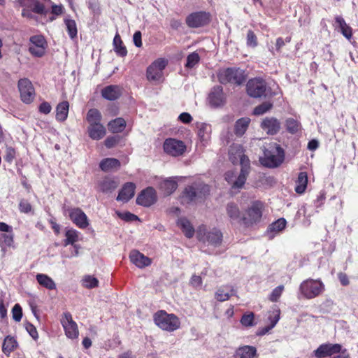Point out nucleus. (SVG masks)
I'll list each match as a JSON object with an SVG mask.
<instances>
[{
  "label": "nucleus",
  "instance_id": "nucleus-40",
  "mask_svg": "<svg viewBox=\"0 0 358 358\" xmlns=\"http://www.w3.org/2000/svg\"><path fill=\"white\" fill-rule=\"evenodd\" d=\"M114 49L116 53L121 56L124 57L127 54V50L125 46L123 45L121 38L118 34H117L113 39Z\"/></svg>",
  "mask_w": 358,
  "mask_h": 358
},
{
  "label": "nucleus",
  "instance_id": "nucleus-13",
  "mask_svg": "<svg viewBox=\"0 0 358 358\" xmlns=\"http://www.w3.org/2000/svg\"><path fill=\"white\" fill-rule=\"evenodd\" d=\"M246 89L250 96L259 98L265 94L266 85L263 79L253 78L248 82Z\"/></svg>",
  "mask_w": 358,
  "mask_h": 358
},
{
  "label": "nucleus",
  "instance_id": "nucleus-3",
  "mask_svg": "<svg viewBox=\"0 0 358 358\" xmlns=\"http://www.w3.org/2000/svg\"><path fill=\"white\" fill-rule=\"evenodd\" d=\"M155 324L164 331L173 332L180 327V320L174 314H169L165 310H159L154 315Z\"/></svg>",
  "mask_w": 358,
  "mask_h": 358
},
{
  "label": "nucleus",
  "instance_id": "nucleus-24",
  "mask_svg": "<svg viewBox=\"0 0 358 358\" xmlns=\"http://www.w3.org/2000/svg\"><path fill=\"white\" fill-rule=\"evenodd\" d=\"M135 189L136 185L133 182L126 183L119 192L117 200L127 202L134 196Z\"/></svg>",
  "mask_w": 358,
  "mask_h": 358
},
{
  "label": "nucleus",
  "instance_id": "nucleus-52",
  "mask_svg": "<svg viewBox=\"0 0 358 358\" xmlns=\"http://www.w3.org/2000/svg\"><path fill=\"white\" fill-rule=\"evenodd\" d=\"M254 314L250 313L243 315L241 322L245 327H252L254 325Z\"/></svg>",
  "mask_w": 358,
  "mask_h": 358
},
{
  "label": "nucleus",
  "instance_id": "nucleus-45",
  "mask_svg": "<svg viewBox=\"0 0 358 358\" xmlns=\"http://www.w3.org/2000/svg\"><path fill=\"white\" fill-rule=\"evenodd\" d=\"M66 240L64 241V245H67L69 244L73 245L74 243L77 242L78 240V233L75 229H69L66 231L65 234Z\"/></svg>",
  "mask_w": 358,
  "mask_h": 358
},
{
  "label": "nucleus",
  "instance_id": "nucleus-14",
  "mask_svg": "<svg viewBox=\"0 0 358 358\" xmlns=\"http://www.w3.org/2000/svg\"><path fill=\"white\" fill-rule=\"evenodd\" d=\"M47 48V43L43 36H34L30 38V45L29 48L30 53L38 57L43 56Z\"/></svg>",
  "mask_w": 358,
  "mask_h": 358
},
{
  "label": "nucleus",
  "instance_id": "nucleus-9",
  "mask_svg": "<svg viewBox=\"0 0 358 358\" xmlns=\"http://www.w3.org/2000/svg\"><path fill=\"white\" fill-rule=\"evenodd\" d=\"M187 147L182 141L169 138L163 143L164 152L171 157L182 156L186 151Z\"/></svg>",
  "mask_w": 358,
  "mask_h": 358
},
{
  "label": "nucleus",
  "instance_id": "nucleus-10",
  "mask_svg": "<svg viewBox=\"0 0 358 358\" xmlns=\"http://www.w3.org/2000/svg\"><path fill=\"white\" fill-rule=\"evenodd\" d=\"M167 64V61L159 58L155 60L147 69V78L150 81H160L163 76V70Z\"/></svg>",
  "mask_w": 358,
  "mask_h": 358
},
{
  "label": "nucleus",
  "instance_id": "nucleus-60",
  "mask_svg": "<svg viewBox=\"0 0 358 358\" xmlns=\"http://www.w3.org/2000/svg\"><path fill=\"white\" fill-rule=\"evenodd\" d=\"M51 110H52V107H51L50 104L46 101L41 103L39 106V111L44 114L50 113Z\"/></svg>",
  "mask_w": 358,
  "mask_h": 358
},
{
  "label": "nucleus",
  "instance_id": "nucleus-21",
  "mask_svg": "<svg viewBox=\"0 0 358 358\" xmlns=\"http://www.w3.org/2000/svg\"><path fill=\"white\" fill-rule=\"evenodd\" d=\"M130 261L138 268H143L152 263V259L137 250H132L129 254Z\"/></svg>",
  "mask_w": 358,
  "mask_h": 358
},
{
  "label": "nucleus",
  "instance_id": "nucleus-36",
  "mask_svg": "<svg viewBox=\"0 0 358 358\" xmlns=\"http://www.w3.org/2000/svg\"><path fill=\"white\" fill-rule=\"evenodd\" d=\"M308 176L306 173L300 172L296 181L295 191L298 194H303L307 187Z\"/></svg>",
  "mask_w": 358,
  "mask_h": 358
},
{
  "label": "nucleus",
  "instance_id": "nucleus-27",
  "mask_svg": "<svg viewBox=\"0 0 358 358\" xmlns=\"http://www.w3.org/2000/svg\"><path fill=\"white\" fill-rule=\"evenodd\" d=\"M257 357V349L253 346L240 347L235 354V358H254Z\"/></svg>",
  "mask_w": 358,
  "mask_h": 358
},
{
  "label": "nucleus",
  "instance_id": "nucleus-25",
  "mask_svg": "<svg viewBox=\"0 0 358 358\" xmlns=\"http://www.w3.org/2000/svg\"><path fill=\"white\" fill-rule=\"evenodd\" d=\"M89 136L92 140H100L106 134V129L102 124L89 125L87 127Z\"/></svg>",
  "mask_w": 358,
  "mask_h": 358
},
{
  "label": "nucleus",
  "instance_id": "nucleus-61",
  "mask_svg": "<svg viewBox=\"0 0 358 358\" xmlns=\"http://www.w3.org/2000/svg\"><path fill=\"white\" fill-rule=\"evenodd\" d=\"M133 41L136 47L139 48L142 46L141 31H138L134 33L133 36Z\"/></svg>",
  "mask_w": 358,
  "mask_h": 358
},
{
  "label": "nucleus",
  "instance_id": "nucleus-35",
  "mask_svg": "<svg viewBox=\"0 0 358 358\" xmlns=\"http://www.w3.org/2000/svg\"><path fill=\"white\" fill-rule=\"evenodd\" d=\"M36 278L38 284L46 289L52 290L56 288V284L54 280L48 275L39 273L36 275Z\"/></svg>",
  "mask_w": 358,
  "mask_h": 358
},
{
  "label": "nucleus",
  "instance_id": "nucleus-1",
  "mask_svg": "<svg viewBox=\"0 0 358 358\" xmlns=\"http://www.w3.org/2000/svg\"><path fill=\"white\" fill-rule=\"evenodd\" d=\"M229 155V159L233 164L240 163L242 166L239 176L232 185L233 188H241L245 184L248 174L250 160L244 155L243 147L238 144H234L230 147Z\"/></svg>",
  "mask_w": 358,
  "mask_h": 358
},
{
  "label": "nucleus",
  "instance_id": "nucleus-39",
  "mask_svg": "<svg viewBox=\"0 0 358 358\" xmlns=\"http://www.w3.org/2000/svg\"><path fill=\"white\" fill-rule=\"evenodd\" d=\"M101 114L97 109H90L87 114L86 119L89 125L101 124Z\"/></svg>",
  "mask_w": 358,
  "mask_h": 358
},
{
  "label": "nucleus",
  "instance_id": "nucleus-15",
  "mask_svg": "<svg viewBox=\"0 0 358 358\" xmlns=\"http://www.w3.org/2000/svg\"><path fill=\"white\" fill-rule=\"evenodd\" d=\"M210 21V15L206 12H195L187 16L186 23L191 28H198L207 24Z\"/></svg>",
  "mask_w": 358,
  "mask_h": 358
},
{
  "label": "nucleus",
  "instance_id": "nucleus-11",
  "mask_svg": "<svg viewBox=\"0 0 358 358\" xmlns=\"http://www.w3.org/2000/svg\"><path fill=\"white\" fill-rule=\"evenodd\" d=\"M18 89L22 101L25 103H31L35 98V90L31 82L27 78L18 81Z\"/></svg>",
  "mask_w": 358,
  "mask_h": 358
},
{
  "label": "nucleus",
  "instance_id": "nucleus-6",
  "mask_svg": "<svg viewBox=\"0 0 358 358\" xmlns=\"http://www.w3.org/2000/svg\"><path fill=\"white\" fill-rule=\"evenodd\" d=\"M209 192L208 185L201 182H194L185 189L183 198L188 201H192L204 197Z\"/></svg>",
  "mask_w": 358,
  "mask_h": 358
},
{
  "label": "nucleus",
  "instance_id": "nucleus-8",
  "mask_svg": "<svg viewBox=\"0 0 358 358\" xmlns=\"http://www.w3.org/2000/svg\"><path fill=\"white\" fill-rule=\"evenodd\" d=\"M263 204L261 202L253 203L245 212L242 217V222L250 227L260 222L262 216Z\"/></svg>",
  "mask_w": 358,
  "mask_h": 358
},
{
  "label": "nucleus",
  "instance_id": "nucleus-18",
  "mask_svg": "<svg viewBox=\"0 0 358 358\" xmlns=\"http://www.w3.org/2000/svg\"><path fill=\"white\" fill-rule=\"evenodd\" d=\"M341 348L340 344H322L314 351V354L317 358H323L340 352Z\"/></svg>",
  "mask_w": 358,
  "mask_h": 358
},
{
  "label": "nucleus",
  "instance_id": "nucleus-7",
  "mask_svg": "<svg viewBox=\"0 0 358 358\" xmlns=\"http://www.w3.org/2000/svg\"><path fill=\"white\" fill-rule=\"evenodd\" d=\"M324 287V284L320 280L308 279L301 284L300 291L306 298L313 299L323 292Z\"/></svg>",
  "mask_w": 358,
  "mask_h": 358
},
{
  "label": "nucleus",
  "instance_id": "nucleus-54",
  "mask_svg": "<svg viewBox=\"0 0 358 358\" xmlns=\"http://www.w3.org/2000/svg\"><path fill=\"white\" fill-rule=\"evenodd\" d=\"M19 209L21 213H29L32 210V207L28 201L22 199L19 203Z\"/></svg>",
  "mask_w": 358,
  "mask_h": 358
},
{
  "label": "nucleus",
  "instance_id": "nucleus-33",
  "mask_svg": "<svg viewBox=\"0 0 358 358\" xmlns=\"http://www.w3.org/2000/svg\"><path fill=\"white\" fill-rule=\"evenodd\" d=\"M117 186V182L108 178H104L99 182V189L103 193L111 192Z\"/></svg>",
  "mask_w": 358,
  "mask_h": 358
},
{
  "label": "nucleus",
  "instance_id": "nucleus-31",
  "mask_svg": "<svg viewBox=\"0 0 358 358\" xmlns=\"http://www.w3.org/2000/svg\"><path fill=\"white\" fill-rule=\"evenodd\" d=\"M69 110V103L66 101L59 103L56 107V119L63 122L66 120Z\"/></svg>",
  "mask_w": 358,
  "mask_h": 358
},
{
  "label": "nucleus",
  "instance_id": "nucleus-5",
  "mask_svg": "<svg viewBox=\"0 0 358 358\" xmlns=\"http://www.w3.org/2000/svg\"><path fill=\"white\" fill-rule=\"evenodd\" d=\"M217 78L222 84L231 83L241 85L245 81V75L243 70L228 68L220 70L217 74Z\"/></svg>",
  "mask_w": 358,
  "mask_h": 358
},
{
  "label": "nucleus",
  "instance_id": "nucleus-26",
  "mask_svg": "<svg viewBox=\"0 0 358 358\" xmlns=\"http://www.w3.org/2000/svg\"><path fill=\"white\" fill-rule=\"evenodd\" d=\"M22 7H26L37 14L45 13V7L37 0H17Z\"/></svg>",
  "mask_w": 358,
  "mask_h": 358
},
{
  "label": "nucleus",
  "instance_id": "nucleus-2",
  "mask_svg": "<svg viewBox=\"0 0 358 358\" xmlns=\"http://www.w3.org/2000/svg\"><path fill=\"white\" fill-rule=\"evenodd\" d=\"M264 156L259 158L261 164L268 168L279 166L284 160V151L281 147L275 143H271L264 146Z\"/></svg>",
  "mask_w": 358,
  "mask_h": 358
},
{
  "label": "nucleus",
  "instance_id": "nucleus-17",
  "mask_svg": "<svg viewBox=\"0 0 358 358\" xmlns=\"http://www.w3.org/2000/svg\"><path fill=\"white\" fill-rule=\"evenodd\" d=\"M157 193L154 188L149 187L143 190L136 198V203L139 205L149 207L157 201Z\"/></svg>",
  "mask_w": 358,
  "mask_h": 358
},
{
  "label": "nucleus",
  "instance_id": "nucleus-57",
  "mask_svg": "<svg viewBox=\"0 0 358 358\" xmlns=\"http://www.w3.org/2000/svg\"><path fill=\"white\" fill-rule=\"evenodd\" d=\"M118 141H119V139L116 136L108 137L105 140V142H104L105 143V145L108 148H113V147H114L118 143Z\"/></svg>",
  "mask_w": 358,
  "mask_h": 358
},
{
  "label": "nucleus",
  "instance_id": "nucleus-20",
  "mask_svg": "<svg viewBox=\"0 0 358 358\" xmlns=\"http://www.w3.org/2000/svg\"><path fill=\"white\" fill-rule=\"evenodd\" d=\"M225 95L221 86H215L209 94L208 100L213 107H220L225 103Z\"/></svg>",
  "mask_w": 358,
  "mask_h": 358
},
{
  "label": "nucleus",
  "instance_id": "nucleus-63",
  "mask_svg": "<svg viewBox=\"0 0 358 358\" xmlns=\"http://www.w3.org/2000/svg\"><path fill=\"white\" fill-rule=\"evenodd\" d=\"M338 278H339L341 283L344 286L348 285L350 282L348 278L345 273H338Z\"/></svg>",
  "mask_w": 358,
  "mask_h": 358
},
{
  "label": "nucleus",
  "instance_id": "nucleus-53",
  "mask_svg": "<svg viewBox=\"0 0 358 358\" xmlns=\"http://www.w3.org/2000/svg\"><path fill=\"white\" fill-rule=\"evenodd\" d=\"M247 45L252 48H255L257 45V36L251 30H249L247 34Z\"/></svg>",
  "mask_w": 358,
  "mask_h": 358
},
{
  "label": "nucleus",
  "instance_id": "nucleus-41",
  "mask_svg": "<svg viewBox=\"0 0 358 358\" xmlns=\"http://www.w3.org/2000/svg\"><path fill=\"white\" fill-rule=\"evenodd\" d=\"M64 23L69 37L72 39L76 38L78 34V29L76 21L70 18H65Z\"/></svg>",
  "mask_w": 358,
  "mask_h": 358
},
{
  "label": "nucleus",
  "instance_id": "nucleus-23",
  "mask_svg": "<svg viewBox=\"0 0 358 358\" xmlns=\"http://www.w3.org/2000/svg\"><path fill=\"white\" fill-rule=\"evenodd\" d=\"M176 224L187 238H191L194 236L195 230L188 219L184 217H180L176 221Z\"/></svg>",
  "mask_w": 358,
  "mask_h": 358
},
{
  "label": "nucleus",
  "instance_id": "nucleus-37",
  "mask_svg": "<svg viewBox=\"0 0 358 358\" xmlns=\"http://www.w3.org/2000/svg\"><path fill=\"white\" fill-rule=\"evenodd\" d=\"M108 126L110 131L113 133H120L124 129L126 122L123 118L118 117L110 121Z\"/></svg>",
  "mask_w": 358,
  "mask_h": 358
},
{
  "label": "nucleus",
  "instance_id": "nucleus-38",
  "mask_svg": "<svg viewBox=\"0 0 358 358\" xmlns=\"http://www.w3.org/2000/svg\"><path fill=\"white\" fill-rule=\"evenodd\" d=\"M210 124L201 123L198 125V136L201 141L206 142L210 138Z\"/></svg>",
  "mask_w": 358,
  "mask_h": 358
},
{
  "label": "nucleus",
  "instance_id": "nucleus-12",
  "mask_svg": "<svg viewBox=\"0 0 358 358\" xmlns=\"http://www.w3.org/2000/svg\"><path fill=\"white\" fill-rule=\"evenodd\" d=\"M61 324L64 328L65 335L70 339H76L78 337L79 331L78 325L73 321L70 313H64L61 318Z\"/></svg>",
  "mask_w": 358,
  "mask_h": 358
},
{
  "label": "nucleus",
  "instance_id": "nucleus-55",
  "mask_svg": "<svg viewBox=\"0 0 358 358\" xmlns=\"http://www.w3.org/2000/svg\"><path fill=\"white\" fill-rule=\"evenodd\" d=\"M13 318L16 322H20L22 317V308L19 304H15L12 310Z\"/></svg>",
  "mask_w": 358,
  "mask_h": 358
},
{
  "label": "nucleus",
  "instance_id": "nucleus-16",
  "mask_svg": "<svg viewBox=\"0 0 358 358\" xmlns=\"http://www.w3.org/2000/svg\"><path fill=\"white\" fill-rule=\"evenodd\" d=\"M71 221L81 229H85L89 225L87 217L85 213L78 208H68L66 210Z\"/></svg>",
  "mask_w": 358,
  "mask_h": 358
},
{
  "label": "nucleus",
  "instance_id": "nucleus-29",
  "mask_svg": "<svg viewBox=\"0 0 358 358\" xmlns=\"http://www.w3.org/2000/svg\"><path fill=\"white\" fill-rule=\"evenodd\" d=\"M336 27H338L341 30V34L347 39L350 40L352 36V28L347 24L345 20L341 16H336L335 17Z\"/></svg>",
  "mask_w": 358,
  "mask_h": 358
},
{
  "label": "nucleus",
  "instance_id": "nucleus-42",
  "mask_svg": "<svg viewBox=\"0 0 358 358\" xmlns=\"http://www.w3.org/2000/svg\"><path fill=\"white\" fill-rule=\"evenodd\" d=\"M287 222L284 218H280L275 222H273L268 229V233L271 234V233L277 234L282 230H283L286 226Z\"/></svg>",
  "mask_w": 358,
  "mask_h": 358
},
{
  "label": "nucleus",
  "instance_id": "nucleus-50",
  "mask_svg": "<svg viewBox=\"0 0 358 358\" xmlns=\"http://www.w3.org/2000/svg\"><path fill=\"white\" fill-rule=\"evenodd\" d=\"M199 55L196 52H192L187 56L186 67L192 68L194 67L199 61Z\"/></svg>",
  "mask_w": 358,
  "mask_h": 358
},
{
  "label": "nucleus",
  "instance_id": "nucleus-58",
  "mask_svg": "<svg viewBox=\"0 0 358 358\" xmlns=\"http://www.w3.org/2000/svg\"><path fill=\"white\" fill-rule=\"evenodd\" d=\"M26 329L27 331L29 332V334H30V336L34 338V339H37L38 338V332H37V330L36 329V327L31 324H28L27 326H26Z\"/></svg>",
  "mask_w": 358,
  "mask_h": 358
},
{
  "label": "nucleus",
  "instance_id": "nucleus-59",
  "mask_svg": "<svg viewBox=\"0 0 358 358\" xmlns=\"http://www.w3.org/2000/svg\"><path fill=\"white\" fill-rule=\"evenodd\" d=\"M119 217H120L122 219L126 220V221H134L138 219V217L132 213H130L129 212L124 213H118Z\"/></svg>",
  "mask_w": 358,
  "mask_h": 358
},
{
  "label": "nucleus",
  "instance_id": "nucleus-49",
  "mask_svg": "<svg viewBox=\"0 0 358 358\" xmlns=\"http://www.w3.org/2000/svg\"><path fill=\"white\" fill-rule=\"evenodd\" d=\"M285 126L287 130L292 134L297 132L300 129V124L293 118L287 119L285 122Z\"/></svg>",
  "mask_w": 358,
  "mask_h": 358
},
{
  "label": "nucleus",
  "instance_id": "nucleus-56",
  "mask_svg": "<svg viewBox=\"0 0 358 358\" xmlns=\"http://www.w3.org/2000/svg\"><path fill=\"white\" fill-rule=\"evenodd\" d=\"M189 284L194 287H199L202 285V279L199 275H193L189 280Z\"/></svg>",
  "mask_w": 358,
  "mask_h": 358
},
{
  "label": "nucleus",
  "instance_id": "nucleus-47",
  "mask_svg": "<svg viewBox=\"0 0 358 358\" xmlns=\"http://www.w3.org/2000/svg\"><path fill=\"white\" fill-rule=\"evenodd\" d=\"M231 293L225 290L224 288L219 289L215 293V299L219 301H225L228 300L230 296L234 294V289H231Z\"/></svg>",
  "mask_w": 358,
  "mask_h": 358
},
{
  "label": "nucleus",
  "instance_id": "nucleus-32",
  "mask_svg": "<svg viewBox=\"0 0 358 358\" xmlns=\"http://www.w3.org/2000/svg\"><path fill=\"white\" fill-rule=\"evenodd\" d=\"M99 166L103 171H110L120 168V162L115 158H106L101 161Z\"/></svg>",
  "mask_w": 358,
  "mask_h": 358
},
{
  "label": "nucleus",
  "instance_id": "nucleus-22",
  "mask_svg": "<svg viewBox=\"0 0 358 358\" xmlns=\"http://www.w3.org/2000/svg\"><path fill=\"white\" fill-rule=\"evenodd\" d=\"M178 177H171L162 180L159 185V189L166 196L171 195L178 187Z\"/></svg>",
  "mask_w": 358,
  "mask_h": 358
},
{
  "label": "nucleus",
  "instance_id": "nucleus-4",
  "mask_svg": "<svg viewBox=\"0 0 358 358\" xmlns=\"http://www.w3.org/2000/svg\"><path fill=\"white\" fill-rule=\"evenodd\" d=\"M196 237L199 241L214 246L220 245L222 241V234L219 229L213 228L208 230L205 225H201L198 227Z\"/></svg>",
  "mask_w": 358,
  "mask_h": 358
},
{
  "label": "nucleus",
  "instance_id": "nucleus-44",
  "mask_svg": "<svg viewBox=\"0 0 358 358\" xmlns=\"http://www.w3.org/2000/svg\"><path fill=\"white\" fill-rule=\"evenodd\" d=\"M272 107L273 103L271 102H264L254 108L253 114L255 115H262L271 110Z\"/></svg>",
  "mask_w": 358,
  "mask_h": 358
},
{
  "label": "nucleus",
  "instance_id": "nucleus-48",
  "mask_svg": "<svg viewBox=\"0 0 358 358\" xmlns=\"http://www.w3.org/2000/svg\"><path fill=\"white\" fill-rule=\"evenodd\" d=\"M284 288L283 285H279L274 288L268 297V300L271 302H277L281 296Z\"/></svg>",
  "mask_w": 358,
  "mask_h": 358
},
{
  "label": "nucleus",
  "instance_id": "nucleus-30",
  "mask_svg": "<svg viewBox=\"0 0 358 358\" xmlns=\"http://www.w3.org/2000/svg\"><path fill=\"white\" fill-rule=\"evenodd\" d=\"M103 98L108 100H115L121 94V91L119 87L115 85H110L102 90L101 92Z\"/></svg>",
  "mask_w": 358,
  "mask_h": 358
},
{
  "label": "nucleus",
  "instance_id": "nucleus-28",
  "mask_svg": "<svg viewBox=\"0 0 358 358\" xmlns=\"http://www.w3.org/2000/svg\"><path fill=\"white\" fill-rule=\"evenodd\" d=\"M226 211L228 217L230 219L231 222L240 223L242 222L241 212L239 210L238 207L234 203H229L227 206Z\"/></svg>",
  "mask_w": 358,
  "mask_h": 358
},
{
  "label": "nucleus",
  "instance_id": "nucleus-43",
  "mask_svg": "<svg viewBox=\"0 0 358 358\" xmlns=\"http://www.w3.org/2000/svg\"><path fill=\"white\" fill-rule=\"evenodd\" d=\"M16 345V341L13 337L7 336L3 341L2 350L5 354L9 355L15 348Z\"/></svg>",
  "mask_w": 358,
  "mask_h": 358
},
{
  "label": "nucleus",
  "instance_id": "nucleus-51",
  "mask_svg": "<svg viewBox=\"0 0 358 358\" xmlns=\"http://www.w3.org/2000/svg\"><path fill=\"white\" fill-rule=\"evenodd\" d=\"M13 243V236L3 234L0 237V245L3 248L2 250L4 251L3 247H10Z\"/></svg>",
  "mask_w": 358,
  "mask_h": 358
},
{
  "label": "nucleus",
  "instance_id": "nucleus-46",
  "mask_svg": "<svg viewBox=\"0 0 358 358\" xmlns=\"http://www.w3.org/2000/svg\"><path fill=\"white\" fill-rule=\"evenodd\" d=\"M82 285L89 289L94 288L98 287L99 280L92 275H86L82 280Z\"/></svg>",
  "mask_w": 358,
  "mask_h": 358
},
{
  "label": "nucleus",
  "instance_id": "nucleus-62",
  "mask_svg": "<svg viewBox=\"0 0 358 358\" xmlns=\"http://www.w3.org/2000/svg\"><path fill=\"white\" fill-rule=\"evenodd\" d=\"M179 119L183 123H189L192 121V117L189 113H182L179 115Z\"/></svg>",
  "mask_w": 358,
  "mask_h": 358
},
{
  "label": "nucleus",
  "instance_id": "nucleus-64",
  "mask_svg": "<svg viewBox=\"0 0 358 358\" xmlns=\"http://www.w3.org/2000/svg\"><path fill=\"white\" fill-rule=\"evenodd\" d=\"M235 177H236V174L233 171H228L225 174L226 180H227L229 183H231L232 185L234 182Z\"/></svg>",
  "mask_w": 358,
  "mask_h": 358
},
{
  "label": "nucleus",
  "instance_id": "nucleus-19",
  "mask_svg": "<svg viewBox=\"0 0 358 358\" xmlns=\"http://www.w3.org/2000/svg\"><path fill=\"white\" fill-rule=\"evenodd\" d=\"M260 126L267 134L274 135L280 131L281 123L277 118L268 117L262 120Z\"/></svg>",
  "mask_w": 358,
  "mask_h": 358
},
{
  "label": "nucleus",
  "instance_id": "nucleus-34",
  "mask_svg": "<svg viewBox=\"0 0 358 358\" xmlns=\"http://www.w3.org/2000/svg\"><path fill=\"white\" fill-rule=\"evenodd\" d=\"M250 123L249 117H242L238 119L235 124L234 131L236 135L238 136H243L248 129Z\"/></svg>",
  "mask_w": 358,
  "mask_h": 358
}]
</instances>
